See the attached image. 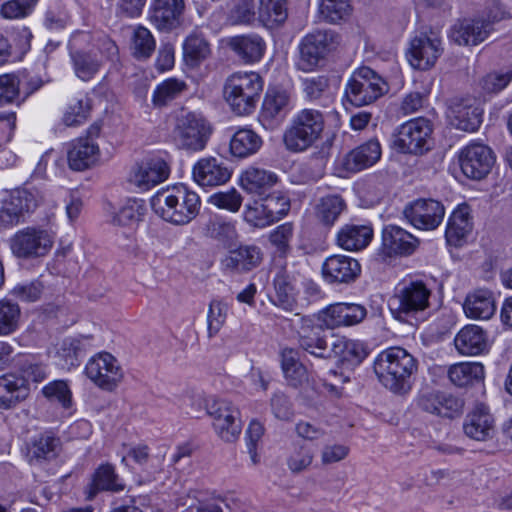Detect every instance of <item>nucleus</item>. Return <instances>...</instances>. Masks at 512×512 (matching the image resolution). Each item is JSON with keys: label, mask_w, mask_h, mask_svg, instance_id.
Listing matches in <instances>:
<instances>
[{"label": "nucleus", "mask_w": 512, "mask_h": 512, "mask_svg": "<svg viewBox=\"0 0 512 512\" xmlns=\"http://www.w3.org/2000/svg\"><path fill=\"white\" fill-rule=\"evenodd\" d=\"M379 382L395 394H406L412 387V377L418 371V361L406 349L394 346L381 351L373 363Z\"/></svg>", "instance_id": "f257e3e1"}, {"label": "nucleus", "mask_w": 512, "mask_h": 512, "mask_svg": "<svg viewBox=\"0 0 512 512\" xmlns=\"http://www.w3.org/2000/svg\"><path fill=\"white\" fill-rule=\"evenodd\" d=\"M300 347L306 352L320 358L330 357L327 354L328 343L319 328H312L310 331L303 329L299 338Z\"/></svg>", "instance_id": "864d4df0"}, {"label": "nucleus", "mask_w": 512, "mask_h": 512, "mask_svg": "<svg viewBox=\"0 0 512 512\" xmlns=\"http://www.w3.org/2000/svg\"><path fill=\"white\" fill-rule=\"evenodd\" d=\"M186 89L187 85L184 81L176 78L166 79L155 87L152 103L157 108L165 107L177 99Z\"/></svg>", "instance_id": "49530a36"}, {"label": "nucleus", "mask_w": 512, "mask_h": 512, "mask_svg": "<svg viewBox=\"0 0 512 512\" xmlns=\"http://www.w3.org/2000/svg\"><path fill=\"white\" fill-rule=\"evenodd\" d=\"M463 429L465 434L476 441L492 439L495 433V420L485 404H477L467 414Z\"/></svg>", "instance_id": "393cba45"}, {"label": "nucleus", "mask_w": 512, "mask_h": 512, "mask_svg": "<svg viewBox=\"0 0 512 512\" xmlns=\"http://www.w3.org/2000/svg\"><path fill=\"white\" fill-rule=\"evenodd\" d=\"M27 389L24 379L15 375L0 377V407L10 408L26 396Z\"/></svg>", "instance_id": "a18cd8bd"}, {"label": "nucleus", "mask_w": 512, "mask_h": 512, "mask_svg": "<svg viewBox=\"0 0 512 512\" xmlns=\"http://www.w3.org/2000/svg\"><path fill=\"white\" fill-rule=\"evenodd\" d=\"M289 95L285 91L268 90L260 111V121L266 128L277 127L288 113Z\"/></svg>", "instance_id": "bb28decb"}, {"label": "nucleus", "mask_w": 512, "mask_h": 512, "mask_svg": "<svg viewBox=\"0 0 512 512\" xmlns=\"http://www.w3.org/2000/svg\"><path fill=\"white\" fill-rule=\"evenodd\" d=\"M206 409L217 436L224 442H235L242 431L239 409L226 399H213Z\"/></svg>", "instance_id": "1a4fd4ad"}, {"label": "nucleus", "mask_w": 512, "mask_h": 512, "mask_svg": "<svg viewBox=\"0 0 512 512\" xmlns=\"http://www.w3.org/2000/svg\"><path fill=\"white\" fill-rule=\"evenodd\" d=\"M346 210V202L338 194L321 197L314 208L315 217L325 227H332Z\"/></svg>", "instance_id": "4c0bfd02"}, {"label": "nucleus", "mask_w": 512, "mask_h": 512, "mask_svg": "<svg viewBox=\"0 0 512 512\" xmlns=\"http://www.w3.org/2000/svg\"><path fill=\"white\" fill-rule=\"evenodd\" d=\"M418 245L415 236L397 225H387L382 230L381 252L387 257L411 255Z\"/></svg>", "instance_id": "4be33fe9"}, {"label": "nucleus", "mask_w": 512, "mask_h": 512, "mask_svg": "<svg viewBox=\"0 0 512 512\" xmlns=\"http://www.w3.org/2000/svg\"><path fill=\"white\" fill-rule=\"evenodd\" d=\"M254 0H235L228 20L231 24H250L255 19Z\"/></svg>", "instance_id": "0e129e2a"}, {"label": "nucleus", "mask_w": 512, "mask_h": 512, "mask_svg": "<svg viewBox=\"0 0 512 512\" xmlns=\"http://www.w3.org/2000/svg\"><path fill=\"white\" fill-rule=\"evenodd\" d=\"M262 145L261 137L251 129H239L230 140V152L234 157L246 158L255 154Z\"/></svg>", "instance_id": "37998d69"}, {"label": "nucleus", "mask_w": 512, "mask_h": 512, "mask_svg": "<svg viewBox=\"0 0 512 512\" xmlns=\"http://www.w3.org/2000/svg\"><path fill=\"white\" fill-rule=\"evenodd\" d=\"M62 450V442L51 431H45L31 439L27 446V459L30 464L41 465L55 460Z\"/></svg>", "instance_id": "a878e982"}, {"label": "nucleus", "mask_w": 512, "mask_h": 512, "mask_svg": "<svg viewBox=\"0 0 512 512\" xmlns=\"http://www.w3.org/2000/svg\"><path fill=\"white\" fill-rule=\"evenodd\" d=\"M454 345L462 355H479L487 348V335L480 326L466 325L456 334Z\"/></svg>", "instance_id": "473e14b6"}, {"label": "nucleus", "mask_w": 512, "mask_h": 512, "mask_svg": "<svg viewBox=\"0 0 512 512\" xmlns=\"http://www.w3.org/2000/svg\"><path fill=\"white\" fill-rule=\"evenodd\" d=\"M281 367L288 384L299 387L308 381L306 367L299 361L298 352L292 348H284L281 352Z\"/></svg>", "instance_id": "a19ab883"}, {"label": "nucleus", "mask_w": 512, "mask_h": 512, "mask_svg": "<svg viewBox=\"0 0 512 512\" xmlns=\"http://www.w3.org/2000/svg\"><path fill=\"white\" fill-rule=\"evenodd\" d=\"M156 47L152 33L143 26H138L133 35L132 50L137 59H147L154 52Z\"/></svg>", "instance_id": "4d7b16f0"}, {"label": "nucleus", "mask_w": 512, "mask_h": 512, "mask_svg": "<svg viewBox=\"0 0 512 512\" xmlns=\"http://www.w3.org/2000/svg\"><path fill=\"white\" fill-rule=\"evenodd\" d=\"M184 0H152L150 21L160 31H171L181 24Z\"/></svg>", "instance_id": "5701e85b"}, {"label": "nucleus", "mask_w": 512, "mask_h": 512, "mask_svg": "<svg viewBox=\"0 0 512 512\" xmlns=\"http://www.w3.org/2000/svg\"><path fill=\"white\" fill-rule=\"evenodd\" d=\"M54 234L39 226H28L18 230L9 240L12 254L23 260L46 256L53 247Z\"/></svg>", "instance_id": "0eeeda50"}, {"label": "nucleus", "mask_w": 512, "mask_h": 512, "mask_svg": "<svg viewBox=\"0 0 512 512\" xmlns=\"http://www.w3.org/2000/svg\"><path fill=\"white\" fill-rule=\"evenodd\" d=\"M86 376L100 389L114 391L123 379V371L117 359L108 352L92 356L85 366Z\"/></svg>", "instance_id": "f8f14e48"}, {"label": "nucleus", "mask_w": 512, "mask_h": 512, "mask_svg": "<svg viewBox=\"0 0 512 512\" xmlns=\"http://www.w3.org/2000/svg\"><path fill=\"white\" fill-rule=\"evenodd\" d=\"M320 17L331 24L347 19L352 11L350 0H320Z\"/></svg>", "instance_id": "8fccbe9b"}, {"label": "nucleus", "mask_w": 512, "mask_h": 512, "mask_svg": "<svg viewBox=\"0 0 512 512\" xmlns=\"http://www.w3.org/2000/svg\"><path fill=\"white\" fill-rule=\"evenodd\" d=\"M268 214L274 222L284 217L290 210L289 198L281 192H273L263 199Z\"/></svg>", "instance_id": "69168bd1"}, {"label": "nucleus", "mask_w": 512, "mask_h": 512, "mask_svg": "<svg viewBox=\"0 0 512 512\" xmlns=\"http://www.w3.org/2000/svg\"><path fill=\"white\" fill-rule=\"evenodd\" d=\"M21 310L17 303L0 300V336L13 334L19 327Z\"/></svg>", "instance_id": "5fc2aeb1"}, {"label": "nucleus", "mask_w": 512, "mask_h": 512, "mask_svg": "<svg viewBox=\"0 0 512 512\" xmlns=\"http://www.w3.org/2000/svg\"><path fill=\"white\" fill-rule=\"evenodd\" d=\"M242 201L243 198L241 194L234 188L228 191L214 193L208 199L211 205L233 213L240 209Z\"/></svg>", "instance_id": "e2e57ef3"}, {"label": "nucleus", "mask_w": 512, "mask_h": 512, "mask_svg": "<svg viewBox=\"0 0 512 512\" xmlns=\"http://www.w3.org/2000/svg\"><path fill=\"white\" fill-rule=\"evenodd\" d=\"M380 157V143L376 139H371L350 151L345 156L343 165L347 171L357 172L374 165Z\"/></svg>", "instance_id": "72a5a7b5"}, {"label": "nucleus", "mask_w": 512, "mask_h": 512, "mask_svg": "<svg viewBox=\"0 0 512 512\" xmlns=\"http://www.w3.org/2000/svg\"><path fill=\"white\" fill-rule=\"evenodd\" d=\"M39 0H9L1 5L0 14L3 18L14 20L29 16Z\"/></svg>", "instance_id": "13d9d810"}, {"label": "nucleus", "mask_w": 512, "mask_h": 512, "mask_svg": "<svg viewBox=\"0 0 512 512\" xmlns=\"http://www.w3.org/2000/svg\"><path fill=\"white\" fill-rule=\"evenodd\" d=\"M211 53L210 45L200 34H190L183 44V54L187 63L197 65Z\"/></svg>", "instance_id": "09e8293b"}, {"label": "nucleus", "mask_w": 512, "mask_h": 512, "mask_svg": "<svg viewBox=\"0 0 512 512\" xmlns=\"http://www.w3.org/2000/svg\"><path fill=\"white\" fill-rule=\"evenodd\" d=\"M273 284L275 296L272 302L284 310L292 311L296 305L293 277L282 267L275 274Z\"/></svg>", "instance_id": "e433bc0d"}, {"label": "nucleus", "mask_w": 512, "mask_h": 512, "mask_svg": "<svg viewBox=\"0 0 512 512\" xmlns=\"http://www.w3.org/2000/svg\"><path fill=\"white\" fill-rule=\"evenodd\" d=\"M122 490H124V484L119 481L114 467L110 464H102L93 474L88 498L94 497L99 491L119 492Z\"/></svg>", "instance_id": "c03bdc74"}, {"label": "nucleus", "mask_w": 512, "mask_h": 512, "mask_svg": "<svg viewBox=\"0 0 512 512\" xmlns=\"http://www.w3.org/2000/svg\"><path fill=\"white\" fill-rule=\"evenodd\" d=\"M322 276L329 284H350L361 273L359 262L346 255H331L322 264Z\"/></svg>", "instance_id": "a211bd4d"}, {"label": "nucleus", "mask_w": 512, "mask_h": 512, "mask_svg": "<svg viewBox=\"0 0 512 512\" xmlns=\"http://www.w3.org/2000/svg\"><path fill=\"white\" fill-rule=\"evenodd\" d=\"M432 290L419 278H404L395 287L392 298L397 318L414 317L430 306Z\"/></svg>", "instance_id": "39448f33"}, {"label": "nucleus", "mask_w": 512, "mask_h": 512, "mask_svg": "<svg viewBox=\"0 0 512 512\" xmlns=\"http://www.w3.org/2000/svg\"><path fill=\"white\" fill-rule=\"evenodd\" d=\"M431 122L423 117L401 124L393 135V147L401 153L422 154L429 149Z\"/></svg>", "instance_id": "6e6552de"}, {"label": "nucleus", "mask_w": 512, "mask_h": 512, "mask_svg": "<svg viewBox=\"0 0 512 512\" xmlns=\"http://www.w3.org/2000/svg\"><path fill=\"white\" fill-rule=\"evenodd\" d=\"M205 235L224 246H229L238 239L234 222L219 218L212 219L206 224Z\"/></svg>", "instance_id": "3c124183"}, {"label": "nucleus", "mask_w": 512, "mask_h": 512, "mask_svg": "<svg viewBox=\"0 0 512 512\" xmlns=\"http://www.w3.org/2000/svg\"><path fill=\"white\" fill-rule=\"evenodd\" d=\"M20 80L14 73L0 75V106L18 101Z\"/></svg>", "instance_id": "680f3d73"}, {"label": "nucleus", "mask_w": 512, "mask_h": 512, "mask_svg": "<svg viewBox=\"0 0 512 512\" xmlns=\"http://www.w3.org/2000/svg\"><path fill=\"white\" fill-rule=\"evenodd\" d=\"M324 129V114L317 109L304 108L291 118L283 133V144L289 152H305L322 138Z\"/></svg>", "instance_id": "7ed1b4c3"}, {"label": "nucleus", "mask_w": 512, "mask_h": 512, "mask_svg": "<svg viewBox=\"0 0 512 512\" xmlns=\"http://www.w3.org/2000/svg\"><path fill=\"white\" fill-rule=\"evenodd\" d=\"M227 306L218 300H212L207 313V331L209 338L219 333L227 317Z\"/></svg>", "instance_id": "bf43d9fd"}, {"label": "nucleus", "mask_w": 512, "mask_h": 512, "mask_svg": "<svg viewBox=\"0 0 512 512\" xmlns=\"http://www.w3.org/2000/svg\"><path fill=\"white\" fill-rule=\"evenodd\" d=\"M231 170L222 159L203 157L192 168L193 180L202 187L223 185L231 178Z\"/></svg>", "instance_id": "aec40b11"}, {"label": "nucleus", "mask_w": 512, "mask_h": 512, "mask_svg": "<svg viewBox=\"0 0 512 512\" xmlns=\"http://www.w3.org/2000/svg\"><path fill=\"white\" fill-rule=\"evenodd\" d=\"M228 47L246 64L259 62L264 56L266 43L255 33L237 35L228 41Z\"/></svg>", "instance_id": "cd10ccee"}, {"label": "nucleus", "mask_w": 512, "mask_h": 512, "mask_svg": "<svg viewBox=\"0 0 512 512\" xmlns=\"http://www.w3.org/2000/svg\"><path fill=\"white\" fill-rule=\"evenodd\" d=\"M263 251L254 244H241L230 250L221 260V267L226 272L247 273L256 269L263 261Z\"/></svg>", "instance_id": "412c9836"}, {"label": "nucleus", "mask_w": 512, "mask_h": 512, "mask_svg": "<svg viewBox=\"0 0 512 512\" xmlns=\"http://www.w3.org/2000/svg\"><path fill=\"white\" fill-rule=\"evenodd\" d=\"M211 129L206 121L192 112L177 118L174 137L179 147L188 151H201L205 148Z\"/></svg>", "instance_id": "9b49d317"}, {"label": "nucleus", "mask_w": 512, "mask_h": 512, "mask_svg": "<svg viewBox=\"0 0 512 512\" xmlns=\"http://www.w3.org/2000/svg\"><path fill=\"white\" fill-rule=\"evenodd\" d=\"M42 392L46 398L57 400L64 408H70L72 404V394L65 381H53L44 386Z\"/></svg>", "instance_id": "338daca9"}, {"label": "nucleus", "mask_w": 512, "mask_h": 512, "mask_svg": "<svg viewBox=\"0 0 512 512\" xmlns=\"http://www.w3.org/2000/svg\"><path fill=\"white\" fill-rule=\"evenodd\" d=\"M277 180V175L271 171L250 167L241 176V186L250 194L261 195Z\"/></svg>", "instance_id": "79ce46f5"}, {"label": "nucleus", "mask_w": 512, "mask_h": 512, "mask_svg": "<svg viewBox=\"0 0 512 512\" xmlns=\"http://www.w3.org/2000/svg\"><path fill=\"white\" fill-rule=\"evenodd\" d=\"M467 317L472 319H490L495 311L496 305L493 294L487 289H478L469 294L463 305Z\"/></svg>", "instance_id": "f704fd0d"}, {"label": "nucleus", "mask_w": 512, "mask_h": 512, "mask_svg": "<svg viewBox=\"0 0 512 512\" xmlns=\"http://www.w3.org/2000/svg\"><path fill=\"white\" fill-rule=\"evenodd\" d=\"M263 90V79L256 72H236L224 84L223 95L237 115L251 114Z\"/></svg>", "instance_id": "20e7f679"}, {"label": "nucleus", "mask_w": 512, "mask_h": 512, "mask_svg": "<svg viewBox=\"0 0 512 512\" xmlns=\"http://www.w3.org/2000/svg\"><path fill=\"white\" fill-rule=\"evenodd\" d=\"M90 106L87 101L77 100L70 104L63 115V123L67 127H75L83 124L89 115Z\"/></svg>", "instance_id": "774afa93"}, {"label": "nucleus", "mask_w": 512, "mask_h": 512, "mask_svg": "<svg viewBox=\"0 0 512 512\" xmlns=\"http://www.w3.org/2000/svg\"><path fill=\"white\" fill-rule=\"evenodd\" d=\"M258 16L265 26L283 23L287 18L286 0H259Z\"/></svg>", "instance_id": "de8ad7c7"}, {"label": "nucleus", "mask_w": 512, "mask_h": 512, "mask_svg": "<svg viewBox=\"0 0 512 512\" xmlns=\"http://www.w3.org/2000/svg\"><path fill=\"white\" fill-rule=\"evenodd\" d=\"M420 409L441 417L454 418L459 416L464 407L462 399L446 392L423 391L417 400Z\"/></svg>", "instance_id": "6ab92c4d"}, {"label": "nucleus", "mask_w": 512, "mask_h": 512, "mask_svg": "<svg viewBox=\"0 0 512 512\" xmlns=\"http://www.w3.org/2000/svg\"><path fill=\"white\" fill-rule=\"evenodd\" d=\"M373 238L370 224L348 223L343 225L336 235V243L347 251H360L366 248Z\"/></svg>", "instance_id": "c85d7f7f"}, {"label": "nucleus", "mask_w": 512, "mask_h": 512, "mask_svg": "<svg viewBox=\"0 0 512 512\" xmlns=\"http://www.w3.org/2000/svg\"><path fill=\"white\" fill-rule=\"evenodd\" d=\"M331 353L351 366L359 365L368 355L363 342L346 338H337L331 345Z\"/></svg>", "instance_id": "58836bf2"}, {"label": "nucleus", "mask_w": 512, "mask_h": 512, "mask_svg": "<svg viewBox=\"0 0 512 512\" xmlns=\"http://www.w3.org/2000/svg\"><path fill=\"white\" fill-rule=\"evenodd\" d=\"M448 377L455 386H470L484 379V366L479 362L456 363L449 367Z\"/></svg>", "instance_id": "ea45409f"}, {"label": "nucleus", "mask_w": 512, "mask_h": 512, "mask_svg": "<svg viewBox=\"0 0 512 512\" xmlns=\"http://www.w3.org/2000/svg\"><path fill=\"white\" fill-rule=\"evenodd\" d=\"M41 196L37 190L26 187L16 188L11 191L9 200L4 203L0 210V221L4 225H14L20 220L24 213L33 211Z\"/></svg>", "instance_id": "f3484780"}, {"label": "nucleus", "mask_w": 512, "mask_h": 512, "mask_svg": "<svg viewBox=\"0 0 512 512\" xmlns=\"http://www.w3.org/2000/svg\"><path fill=\"white\" fill-rule=\"evenodd\" d=\"M151 207L164 221L186 225L199 214L201 199L188 186L179 184L157 191L151 198Z\"/></svg>", "instance_id": "f03ea898"}, {"label": "nucleus", "mask_w": 512, "mask_h": 512, "mask_svg": "<svg viewBox=\"0 0 512 512\" xmlns=\"http://www.w3.org/2000/svg\"><path fill=\"white\" fill-rule=\"evenodd\" d=\"M67 158L71 169L83 171L98 161L99 147L89 139L78 138L71 143Z\"/></svg>", "instance_id": "2f4dec72"}, {"label": "nucleus", "mask_w": 512, "mask_h": 512, "mask_svg": "<svg viewBox=\"0 0 512 512\" xmlns=\"http://www.w3.org/2000/svg\"><path fill=\"white\" fill-rule=\"evenodd\" d=\"M475 99H461L453 102L450 108L452 124L460 130L473 132L482 121V111L475 105Z\"/></svg>", "instance_id": "c756f323"}, {"label": "nucleus", "mask_w": 512, "mask_h": 512, "mask_svg": "<svg viewBox=\"0 0 512 512\" xmlns=\"http://www.w3.org/2000/svg\"><path fill=\"white\" fill-rule=\"evenodd\" d=\"M244 220L256 228H264L274 223L263 201H254L252 204H248L244 210Z\"/></svg>", "instance_id": "052dcab7"}, {"label": "nucleus", "mask_w": 512, "mask_h": 512, "mask_svg": "<svg viewBox=\"0 0 512 512\" xmlns=\"http://www.w3.org/2000/svg\"><path fill=\"white\" fill-rule=\"evenodd\" d=\"M74 70L78 78L89 81L99 71L101 61L90 52H76L72 54Z\"/></svg>", "instance_id": "6e6d98bb"}, {"label": "nucleus", "mask_w": 512, "mask_h": 512, "mask_svg": "<svg viewBox=\"0 0 512 512\" xmlns=\"http://www.w3.org/2000/svg\"><path fill=\"white\" fill-rule=\"evenodd\" d=\"M144 214L143 205L136 199H129L112 216L113 225L133 228Z\"/></svg>", "instance_id": "603ef678"}, {"label": "nucleus", "mask_w": 512, "mask_h": 512, "mask_svg": "<svg viewBox=\"0 0 512 512\" xmlns=\"http://www.w3.org/2000/svg\"><path fill=\"white\" fill-rule=\"evenodd\" d=\"M388 91L386 81L369 67H361L353 72L349 79L345 95L354 106L360 107L373 103Z\"/></svg>", "instance_id": "423d86ee"}, {"label": "nucleus", "mask_w": 512, "mask_h": 512, "mask_svg": "<svg viewBox=\"0 0 512 512\" xmlns=\"http://www.w3.org/2000/svg\"><path fill=\"white\" fill-rule=\"evenodd\" d=\"M495 162L492 150L480 143H472L462 149L459 163L463 174L470 179L480 180L488 175Z\"/></svg>", "instance_id": "2eb2a0df"}, {"label": "nucleus", "mask_w": 512, "mask_h": 512, "mask_svg": "<svg viewBox=\"0 0 512 512\" xmlns=\"http://www.w3.org/2000/svg\"><path fill=\"white\" fill-rule=\"evenodd\" d=\"M337 38V34L331 30H318L306 35L299 46L298 68L305 72L314 70L336 48Z\"/></svg>", "instance_id": "9d476101"}, {"label": "nucleus", "mask_w": 512, "mask_h": 512, "mask_svg": "<svg viewBox=\"0 0 512 512\" xmlns=\"http://www.w3.org/2000/svg\"><path fill=\"white\" fill-rule=\"evenodd\" d=\"M403 214L415 228L428 231L436 229L442 223L445 208L438 200L420 198L407 204Z\"/></svg>", "instance_id": "4468645a"}, {"label": "nucleus", "mask_w": 512, "mask_h": 512, "mask_svg": "<svg viewBox=\"0 0 512 512\" xmlns=\"http://www.w3.org/2000/svg\"><path fill=\"white\" fill-rule=\"evenodd\" d=\"M491 33L490 23L482 18L463 20L455 24L451 30V38L459 45H477Z\"/></svg>", "instance_id": "7c9ffc66"}, {"label": "nucleus", "mask_w": 512, "mask_h": 512, "mask_svg": "<svg viewBox=\"0 0 512 512\" xmlns=\"http://www.w3.org/2000/svg\"><path fill=\"white\" fill-rule=\"evenodd\" d=\"M471 230L472 223L468 208L466 206L457 208L448 219L445 231L447 243L455 247L462 246L467 241Z\"/></svg>", "instance_id": "c9c22d12"}, {"label": "nucleus", "mask_w": 512, "mask_h": 512, "mask_svg": "<svg viewBox=\"0 0 512 512\" xmlns=\"http://www.w3.org/2000/svg\"><path fill=\"white\" fill-rule=\"evenodd\" d=\"M442 51L441 38L435 32H422L411 39L406 56L413 68L428 70L434 66Z\"/></svg>", "instance_id": "ddd939ff"}, {"label": "nucleus", "mask_w": 512, "mask_h": 512, "mask_svg": "<svg viewBox=\"0 0 512 512\" xmlns=\"http://www.w3.org/2000/svg\"><path fill=\"white\" fill-rule=\"evenodd\" d=\"M169 176V166L159 158H149L136 163L130 170L128 181L146 191L165 181Z\"/></svg>", "instance_id": "dca6fc26"}, {"label": "nucleus", "mask_w": 512, "mask_h": 512, "mask_svg": "<svg viewBox=\"0 0 512 512\" xmlns=\"http://www.w3.org/2000/svg\"><path fill=\"white\" fill-rule=\"evenodd\" d=\"M367 315L364 306L355 303H335L321 312V319L327 328L352 326L362 322Z\"/></svg>", "instance_id": "b1692460"}]
</instances>
